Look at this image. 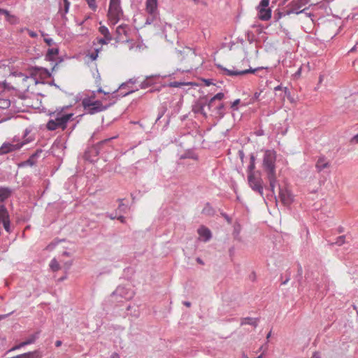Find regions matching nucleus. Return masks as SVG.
Wrapping results in <instances>:
<instances>
[{"mask_svg": "<svg viewBox=\"0 0 358 358\" xmlns=\"http://www.w3.org/2000/svg\"><path fill=\"white\" fill-rule=\"evenodd\" d=\"M44 41L49 46L52 45V44L54 43L53 40L52 38H44Z\"/></svg>", "mask_w": 358, "mask_h": 358, "instance_id": "nucleus-53", "label": "nucleus"}, {"mask_svg": "<svg viewBox=\"0 0 358 358\" xmlns=\"http://www.w3.org/2000/svg\"><path fill=\"white\" fill-rule=\"evenodd\" d=\"M59 53L58 48H49L48 50L47 54L45 55V58L47 60L53 61L55 60V57Z\"/></svg>", "mask_w": 358, "mask_h": 358, "instance_id": "nucleus-29", "label": "nucleus"}, {"mask_svg": "<svg viewBox=\"0 0 358 358\" xmlns=\"http://www.w3.org/2000/svg\"><path fill=\"white\" fill-rule=\"evenodd\" d=\"M351 143H358V134L351 138Z\"/></svg>", "mask_w": 358, "mask_h": 358, "instance_id": "nucleus-56", "label": "nucleus"}, {"mask_svg": "<svg viewBox=\"0 0 358 358\" xmlns=\"http://www.w3.org/2000/svg\"><path fill=\"white\" fill-rule=\"evenodd\" d=\"M311 358H320L317 352H314Z\"/></svg>", "mask_w": 358, "mask_h": 358, "instance_id": "nucleus-64", "label": "nucleus"}, {"mask_svg": "<svg viewBox=\"0 0 358 358\" xmlns=\"http://www.w3.org/2000/svg\"><path fill=\"white\" fill-rule=\"evenodd\" d=\"M205 106H206V103H203L201 101L197 102L193 106L192 110L194 113L201 114L203 117H206L207 114L204 110Z\"/></svg>", "mask_w": 358, "mask_h": 358, "instance_id": "nucleus-22", "label": "nucleus"}, {"mask_svg": "<svg viewBox=\"0 0 358 358\" xmlns=\"http://www.w3.org/2000/svg\"><path fill=\"white\" fill-rule=\"evenodd\" d=\"M26 345H27L25 341L23 342H21L20 343L15 345L14 347H13L12 348H10L8 351H6V352L5 353V356H9L13 351L20 349L21 348L26 346Z\"/></svg>", "mask_w": 358, "mask_h": 358, "instance_id": "nucleus-36", "label": "nucleus"}, {"mask_svg": "<svg viewBox=\"0 0 358 358\" xmlns=\"http://www.w3.org/2000/svg\"><path fill=\"white\" fill-rule=\"evenodd\" d=\"M302 273H303V270H302V267L301 266V265H298V274H297V278H299L298 280H299L300 278H301L302 277Z\"/></svg>", "mask_w": 358, "mask_h": 358, "instance_id": "nucleus-51", "label": "nucleus"}, {"mask_svg": "<svg viewBox=\"0 0 358 358\" xmlns=\"http://www.w3.org/2000/svg\"><path fill=\"white\" fill-rule=\"evenodd\" d=\"M116 138V136H114V137H111V138H106V139H105V140H103V141H101L99 143V144L102 145V144L107 143L110 142L112 139H114V138Z\"/></svg>", "mask_w": 358, "mask_h": 358, "instance_id": "nucleus-55", "label": "nucleus"}, {"mask_svg": "<svg viewBox=\"0 0 358 358\" xmlns=\"http://www.w3.org/2000/svg\"><path fill=\"white\" fill-rule=\"evenodd\" d=\"M145 11L148 14H159L158 0H146Z\"/></svg>", "mask_w": 358, "mask_h": 358, "instance_id": "nucleus-15", "label": "nucleus"}, {"mask_svg": "<svg viewBox=\"0 0 358 358\" xmlns=\"http://www.w3.org/2000/svg\"><path fill=\"white\" fill-rule=\"evenodd\" d=\"M70 7V2L69 0H64V8H60L59 13L61 14L62 18L66 21L67 17L66 15L68 13Z\"/></svg>", "mask_w": 358, "mask_h": 358, "instance_id": "nucleus-26", "label": "nucleus"}, {"mask_svg": "<svg viewBox=\"0 0 358 358\" xmlns=\"http://www.w3.org/2000/svg\"><path fill=\"white\" fill-rule=\"evenodd\" d=\"M250 324L256 327L258 325V319L252 317H244L241 319V325Z\"/></svg>", "mask_w": 358, "mask_h": 358, "instance_id": "nucleus-27", "label": "nucleus"}, {"mask_svg": "<svg viewBox=\"0 0 358 358\" xmlns=\"http://www.w3.org/2000/svg\"><path fill=\"white\" fill-rule=\"evenodd\" d=\"M119 201H120V202H122V199H119ZM118 208H119L120 210H124V209L127 208V206H125V205H124V204H123L122 203H120V205H119Z\"/></svg>", "mask_w": 358, "mask_h": 358, "instance_id": "nucleus-58", "label": "nucleus"}, {"mask_svg": "<svg viewBox=\"0 0 358 358\" xmlns=\"http://www.w3.org/2000/svg\"><path fill=\"white\" fill-rule=\"evenodd\" d=\"M213 113L215 117L218 119H222L225 114V106L222 103H220L217 106H214L210 110Z\"/></svg>", "mask_w": 358, "mask_h": 358, "instance_id": "nucleus-16", "label": "nucleus"}, {"mask_svg": "<svg viewBox=\"0 0 358 358\" xmlns=\"http://www.w3.org/2000/svg\"><path fill=\"white\" fill-rule=\"evenodd\" d=\"M309 2V0H294L292 1L287 7L285 10L284 15H289L290 14H300L305 13L308 10V8L301 9L302 7L306 6Z\"/></svg>", "mask_w": 358, "mask_h": 358, "instance_id": "nucleus-7", "label": "nucleus"}, {"mask_svg": "<svg viewBox=\"0 0 358 358\" xmlns=\"http://www.w3.org/2000/svg\"><path fill=\"white\" fill-rule=\"evenodd\" d=\"M204 83H205V85L206 86H210L211 85H214V83H213V80H210V79H206L204 80Z\"/></svg>", "mask_w": 358, "mask_h": 358, "instance_id": "nucleus-57", "label": "nucleus"}, {"mask_svg": "<svg viewBox=\"0 0 358 358\" xmlns=\"http://www.w3.org/2000/svg\"><path fill=\"white\" fill-rule=\"evenodd\" d=\"M224 96V93L219 92L216 94L214 96H213L208 102L207 106L209 110H211V108L213 107V103L215 101L219 100L221 101Z\"/></svg>", "mask_w": 358, "mask_h": 358, "instance_id": "nucleus-28", "label": "nucleus"}, {"mask_svg": "<svg viewBox=\"0 0 358 358\" xmlns=\"http://www.w3.org/2000/svg\"><path fill=\"white\" fill-rule=\"evenodd\" d=\"M99 155L98 148L92 146L88 148L84 152L83 158L85 160L90 162H94L97 160V156Z\"/></svg>", "mask_w": 358, "mask_h": 358, "instance_id": "nucleus-12", "label": "nucleus"}, {"mask_svg": "<svg viewBox=\"0 0 358 358\" xmlns=\"http://www.w3.org/2000/svg\"><path fill=\"white\" fill-rule=\"evenodd\" d=\"M198 234L204 242H208L212 237L211 231L205 227H201L198 229Z\"/></svg>", "mask_w": 358, "mask_h": 358, "instance_id": "nucleus-19", "label": "nucleus"}, {"mask_svg": "<svg viewBox=\"0 0 358 358\" xmlns=\"http://www.w3.org/2000/svg\"><path fill=\"white\" fill-rule=\"evenodd\" d=\"M3 15H5V20L12 25H15L20 23V18L13 15L6 9H4Z\"/></svg>", "mask_w": 358, "mask_h": 358, "instance_id": "nucleus-17", "label": "nucleus"}, {"mask_svg": "<svg viewBox=\"0 0 358 358\" xmlns=\"http://www.w3.org/2000/svg\"><path fill=\"white\" fill-rule=\"evenodd\" d=\"M202 213L206 215H213L215 213V210L209 203H206L202 210Z\"/></svg>", "mask_w": 358, "mask_h": 358, "instance_id": "nucleus-32", "label": "nucleus"}, {"mask_svg": "<svg viewBox=\"0 0 358 358\" xmlns=\"http://www.w3.org/2000/svg\"><path fill=\"white\" fill-rule=\"evenodd\" d=\"M255 160H256V157L255 156V155L253 153H251L250 155V164L248 165V169H247L248 176H250V174L252 175V174L256 173L255 171Z\"/></svg>", "mask_w": 358, "mask_h": 358, "instance_id": "nucleus-24", "label": "nucleus"}, {"mask_svg": "<svg viewBox=\"0 0 358 358\" xmlns=\"http://www.w3.org/2000/svg\"><path fill=\"white\" fill-rule=\"evenodd\" d=\"M276 157L277 153L274 150H266L262 160V167L269 182L267 189L271 192L272 196H275V187L278 182L275 171Z\"/></svg>", "mask_w": 358, "mask_h": 358, "instance_id": "nucleus-1", "label": "nucleus"}, {"mask_svg": "<svg viewBox=\"0 0 358 358\" xmlns=\"http://www.w3.org/2000/svg\"><path fill=\"white\" fill-rule=\"evenodd\" d=\"M7 208L3 203H0V221L9 218Z\"/></svg>", "mask_w": 358, "mask_h": 358, "instance_id": "nucleus-30", "label": "nucleus"}, {"mask_svg": "<svg viewBox=\"0 0 358 358\" xmlns=\"http://www.w3.org/2000/svg\"><path fill=\"white\" fill-rule=\"evenodd\" d=\"M28 34L31 38H35L38 36V34L36 32L32 31V30H28Z\"/></svg>", "mask_w": 358, "mask_h": 358, "instance_id": "nucleus-52", "label": "nucleus"}, {"mask_svg": "<svg viewBox=\"0 0 358 358\" xmlns=\"http://www.w3.org/2000/svg\"><path fill=\"white\" fill-rule=\"evenodd\" d=\"M115 101L103 106L101 101H92L90 98L85 97L82 100V106L86 113L94 115L107 110Z\"/></svg>", "mask_w": 358, "mask_h": 358, "instance_id": "nucleus-3", "label": "nucleus"}, {"mask_svg": "<svg viewBox=\"0 0 358 358\" xmlns=\"http://www.w3.org/2000/svg\"><path fill=\"white\" fill-rule=\"evenodd\" d=\"M136 79H134V78H131V79H129L128 81H127L126 83H122V84L120 86L119 89H120L121 91H122V90H124V89L126 88V87H128V86H129V85L134 84V83H136Z\"/></svg>", "mask_w": 358, "mask_h": 358, "instance_id": "nucleus-41", "label": "nucleus"}, {"mask_svg": "<svg viewBox=\"0 0 358 358\" xmlns=\"http://www.w3.org/2000/svg\"><path fill=\"white\" fill-rule=\"evenodd\" d=\"M112 39H113V38L103 37L99 40V43L101 44H104V45L108 44L109 42H110L112 41Z\"/></svg>", "mask_w": 358, "mask_h": 358, "instance_id": "nucleus-47", "label": "nucleus"}, {"mask_svg": "<svg viewBox=\"0 0 358 358\" xmlns=\"http://www.w3.org/2000/svg\"><path fill=\"white\" fill-rule=\"evenodd\" d=\"M241 100L239 99H237L234 100L231 105V108L233 110H238V105L240 103Z\"/></svg>", "mask_w": 358, "mask_h": 358, "instance_id": "nucleus-46", "label": "nucleus"}, {"mask_svg": "<svg viewBox=\"0 0 358 358\" xmlns=\"http://www.w3.org/2000/svg\"><path fill=\"white\" fill-rule=\"evenodd\" d=\"M134 296V292L124 286H118L110 295L111 300L114 302L121 303L124 300L129 301Z\"/></svg>", "mask_w": 358, "mask_h": 358, "instance_id": "nucleus-4", "label": "nucleus"}, {"mask_svg": "<svg viewBox=\"0 0 358 358\" xmlns=\"http://www.w3.org/2000/svg\"><path fill=\"white\" fill-rule=\"evenodd\" d=\"M122 14L123 12L120 6V0H110L108 12V17L110 22L113 25L116 24Z\"/></svg>", "mask_w": 358, "mask_h": 358, "instance_id": "nucleus-5", "label": "nucleus"}, {"mask_svg": "<svg viewBox=\"0 0 358 358\" xmlns=\"http://www.w3.org/2000/svg\"><path fill=\"white\" fill-rule=\"evenodd\" d=\"M50 268L54 272L57 271L60 269V266L55 258L52 259L50 262Z\"/></svg>", "mask_w": 358, "mask_h": 358, "instance_id": "nucleus-37", "label": "nucleus"}, {"mask_svg": "<svg viewBox=\"0 0 358 358\" xmlns=\"http://www.w3.org/2000/svg\"><path fill=\"white\" fill-rule=\"evenodd\" d=\"M269 0H261L257 7L258 17L262 21H268L271 17V9L268 8Z\"/></svg>", "mask_w": 358, "mask_h": 358, "instance_id": "nucleus-9", "label": "nucleus"}, {"mask_svg": "<svg viewBox=\"0 0 358 358\" xmlns=\"http://www.w3.org/2000/svg\"><path fill=\"white\" fill-rule=\"evenodd\" d=\"M159 77L160 76L159 75L150 76L147 77L146 79L141 83L140 87L141 89H146L150 87L157 82V80H158Z\"/></svg>", "mask_w": 358, "mask_h": 358, "instance_id": "nucleus-18", "label": "nucleus"}, {"mask_svg": "<svg viewBox=\"0 0 358 358\" xmlns=\"http://www.w3.org/2000/svg\"><path fill=\"white\" fill-rule=\"evenodd\" d=\"M262 92V90H261L259 92H255L252 97L251 98V101L253 103L255 101H259V96H260Z\"/></svg>", "mask_w": 358, "mask_h": 358, "instance_id": "nucleus-45", "label": "nucleus"}, {"mask_svg": "<svg viewBox=\"0 0 358 358\" xmlns=\"http://www.w3.org/2000/svg\"><path fill=\"white\" fill-rule=\"evenodd\" d=\"M117 220H120L122 223H124L125 221V217L122 215H120L117 217Z\"/></svg>", "mask_w": 358, "mask_h": 358, "instance_id": "nucleus-61", "label": "nucleus"}, {"mask_svg": "<svg viewBox=\"0 0 358 358\" xmlns=\"http://www.w3.org/2000/svg\"><path fill=\"white\" fill-rule=\"evenodd\" d=\"M283 91L285 92V95L292 101V99L291 98V93H290V91L289 90V89L285 87L283 88Z\"/></svg>", "mask_w": 358, "mask_h": 358, "instance_id": "nucleus-49", "label": "nucleus"}, {"mask_svg": "<svg viewBox=\"0 0 358 358\" xmlns=\"http://www.w3.org/2000/svg\"><path fill=\"white\" fill-rule=\"evenodd\" d=\"M301 68H299L296 71V73H294V77L297 78V77H299L301 76Z\"/></svg>", "mask_w": 358, "mask_h": 358, "instance_id": "nucleus-59", "label": "nucleus"}, {"mask_svg": "<svg viewBox=\"0 0 358 358\" xmlns=\"http://www.w3.org/2000/svg\"><path fill=\"white\" fill-rule=\"evenodd\" d=\"M180 159H192L196 160L198 156L192 151H188L181 155Z\"/></svg>", "mask_w": 358, "mask_h": 358, "instance_id": "nucleus-35", "label": "nucleus"}, {"mask_svg": "<svg viewBox=\"0 0 358 358\" xmlns=\"http://www.w3.org/2000/svg\"><path fill=\"white\" fill-rule=\"evenodd\" d=\"M8 358H38L37 351L28 352L16 356H7Z\"/></svg>", "mask_w": 358, "mask_h": 358, "instance_id": "nucleus-25", "label": "nucleus"}, {"mask_svg": "<svg viewBox=\"0 0 358 358\" xmlns=\"http://www.w3.org/2000/svg\"><path fill=\"white\" fill-rule=\"evenodd\" d=\"M70 107L71 106L58 107L50 114L53 118L47 123L46 127L49 131H55L57 129H62V131L66 129L68 122L72 120L74 115L73 113H66V110Z\"/></svg>", "mask_w": 358, "mask_h": 358, "instance_id": "nucleus-2", "label": "nucleus"}, {"mask_svg": "<svg viewBox=\"0 0 358 358\" xmlns=\"http://www.w3.org/2000/svg\"><path fill=\"white\" fill-rule=\"evenodd\" d=\"M159 14H148V16L146 19L145 24H151L153 23L157 18H158Z\"/></svg>", "mask_w": 358, "mask_h": 358, "instance_id": "nucleus-40", "label": "nucleus"}, {"mask_svg": "<svg viewBox=\"0 0 358 358\" xmlns=\"http://www.w3.org/2000/svg\"><path fill=\"white\" fill-rule=\"evenodd\" d=\"M39 73L41 75L45 76L48 78H50L51 76V73L49 71L48 69L43 68V67H39V66H34L31 68V75L33 74H37Z\"/></svg>", "mask_w": 358, "mask_h": 358, "instance_id": "nucleus-23", "label": "nucleus"}, {"mask_svg": "<svg viewBox=\"0 0 358 358\" xmlns=\"http://www.w3.org/2000/svg\"><path fill=\"white\" fill-rule=\"evenodd\" d=\"M345 235L340 236L336 238L335 244H336L338 245H342L345 243Z\"/></svg>", "mask_w": 358, "mask_h": 358, "instance_id": "nucleus-44", "label": "nucleus"}, {"mask_svg": "<svg viewBox=\"0 0 358 358\" xmlns=\"http://www.w3.org/2000/svg\"><path fill=\"white\" fill-rule=\"evenodd\" d=\"M291 273H292L289 269L286 271L285 278L282 280L281 285H285L289 281L290 277H291Z\"/></svg>", "mask_w": 358, "mask_h": 358, "instance_id": "nucleus-43", "label": "nucleus"}, {"mask_svg": "<svg viewBox=\"0 0 358 358\" xmlns=\"http://www.w3.org/2000/svg\"><path fill=\"white\" fill-rule=\"evenodd\" d=\"M195 4L201 3L206 5V2L203 0H192Z\"/></svg>", "mask_w": 358, "mask_h": 358, "instance_id": "nucleus-60", "label": "nucleus"}, {"mask_svg": "<svg viewBox=\"0 0 358 358\" xmlns=\"http://www.w3.org/2000/svg\"><path fill=\"white\" fill-rule=\"evenodd\" d=\"M196 261L198 264H201V265H203L204 264V262L200 258V257H197L196 259Z\"/></svg>", "mask_w": 358, "mask_h": 358, "instance_id": "nucleus-63", "label": "nucleus"}, {"mask_svg": "<svg viewBox=\"0 0 358 358\" xmlns=\"http://www.w3.org/2000/svg\"><path fill=\"white\" fill-rule=\"evenodd\" d=\"M166 111V108L164 107V106H162V108H160L159 109V112H158V115H157V117L155 120V124H159V121H160V119L164 116V115L165 114Z\"/></svg>", "mask_w": 358, "mask_h": 358, "instance_id": "nucleus-39", "label": "nucleus"}, {"mask_svg": "<svg viewBox=\"0 0 358 358\" xmlns=\"http://www.w3.org/2000/svg\"><path fill=\"white\" fill-rule=\"evenodd\" d=\"M279 197L285 205H289L293 201L292 193L286 188L279 187Z\"/></svg>", "mask_w": 358, "mask_h": 358, "instance_id": "nucleus-13", "label": "nucleus"}, {"mask_svg": "<svg viewBox=\"0 0 358 358\" xmlns=\"http://www.w3.org/2000/svg\"><path fill=\"white\" fill-rule=\"evenodd\" d=\"M329 162L327 161L324 156L320 157L315 164L316 169L318 172H320L324 169L329 168Z\"/></svg>", "mask_w": 358, "mask_h": 358, "instance_id": "nucleus-20", "label": "nucleus"}, {"mask_svg": "<svg viewBox=\"0 0 358 358\" xmlns=\"http://www.w3.org/2000/svg\"><path fill=\"white\" fill-rule=\"evenodd\" d=\"M124 90H127L126 91H124V90H120L119 89V92H115L114 93H118L116 96H122V97H124V96H126L133 92H134L135 91L137 90H133V89H131L130 88V86L129 85L128 87H126V88Z\"/></svg>", "mask_w": 358, "mask_h": 358, "instance_id": "nucleus-31", "label": "nucleus"}, {"mask_svg": "<svg viewBox=\"0 0 358 358\" xmlns=\"http://www.w3.org/2000/svg\"><path fill=\"white\" fill-rule=\"evenodd\" d=\"M0 223H2L3 227L4 229L6 231V232L9 234L11 232L10 217L6 220H1Z\"/></svg>", "mask_w": 358, "mask_h": 358, "instance_id": "nucleus-38", "label": "nucleus"}, {"mask_svg": "<svg viewBox=\"0 0 358 358\" xmlns=\"http://www.w3.org/2000/svg\"><path fill=\"white\" fill-rule=\"evenodd\" d=\"M129 27L127 24H120L116 28L117 39L118 41H127Z\"/></svg>", "mask_w": 358, "mask_h": 358, "instance_id": "nucleus-14", "label": "nucleus"}, {"mask_svg": "<svg viewBox=\"0 0 358 358\" xmlns=\"http://www.w3.org/2000/svg\"><path fill=\"white\" fill-rule=\"evenodd\" d=\"M110 358H120V355L117 352H113L111 355H110Z\"/></svg>", "mask_w": 358, "mask_h": 358, "instance_id": "nucleus-62", "label": "nucleus"}, {"mask_svg": "<svg viewBox=\"0 0 358 358\" xmlns=\"http://www.w3.org/2000/svg\"><path fill=\"white\" fill-rule=\"evenodd\" d=\"M99 31L101 35L103 36V37L113 38L109 31V29L104 25H101L99 27Z\"/></svg>", "mask_w": 358, "mask_h": 358, "instance_id": "nucleus-33", "label": "nucleus"}, {"mask_svg": "<svg viewBox=\"0 0 358 358\" xmlns=\"http://www.w3.org/2000/svg\"><path fill=\"white\" fill-rule=\"evenodd\" d=\"M39 334H40V332L39 331H37L33 334H31L26 341V343L27 345H30V344H32L34 343H35V341L39 337Z\"/></svg>", "mask_w": 358, "mask_h": 358, "instance_id": "nucleus-34", "label": "nucleus"}, {"mask_svg": "<svg viewBox=\"0 0 358 358\" xmlns=\"http://www.w3.org/2000/svg\"><path fill=\"white\" fill-rule=\"evenodd\" d=\"M85 1L87 2L89 8L92 10L96 11V10L97 8V5H96V0H85Z\"/></svg>", "mask_w": 358, "mask_h": 358, "instance_id": "nucleus-42", "label": "nucleus"}, {"mask_svg": "<svg viewBox=\"0 0 358 358\" xmlns=\"http://www.w3.org/2000/svg\"><path fill=\"white\" fill-rule=\"evenodd\" d=\"M248 182L250 187L264 198V185L260 176L256 175V173L250 174V176H248Z\"/></svg>", "mask_w": 358, "mask_h": 358, "instance_id": "nucleus-8", "label": "nucleus"}, {"mask_svg": "<svg viewBox=\"0 0 358 358\" xmlns=\"http://www.w3.org/2000/svg\"><path fill=\"white\" fill-rule=\"evenodd\" d=\"M43 150L41 149L36 150L27 160L20 164V167L33 166L36 164L38 159L41 157Z\"/></svg>", "mask_w": 358, "mask_h": 358, "instance_id": "nucleus-11", "label": "nucleus"}, {"mask_svg": "<svg viewBox=\"0 0 358 358\" xmlns=\"http://www.w3.org/2000/svg\"><path fill=\"white\" fill-rule=\"evenodd\" d=\"M264 69V67H257L256 69L250 68L248 69L243 70V71H238V70H231L227 69L226 68H222V71L224 75L229 76H243L248 73H255L259 70Z\"/></svg>", "mask_w": 358, "mask_h": 358, "instance_id": "nucleus-10", "label": "nucleus"}, {"mask_svg": "<svg viewBox=\"0 0 358 358\" xmlns=\"http://www.w3.org/2000/svg\"><path fill=\"white\" fill-rule=\"evenodd\" d=\"M12 189L7 187H0V203L3 202L10 196Z\"/></svg>", "mask_w": 358, "mask_h": 358, "instance_id": "nucleus-21", "label": "nucleus"}, {"mask_svg": "<svg viewBox=\"0 0 358 358\" xmlns=\"http://www.w3.org/2000/svg\"><path fill=\"white\" fill-rule=\"evenodd\" d=\"M285 14V11L283 13H281V12H278L277 14H275L274 15V17L276 20H278L279 19H280L282 16H285L284 15Z\"/></svg>", "mask_w": 358, "mask_h": 358, "instance_id": "nucleus-54", "label": "nucleus"}, {"mask_svg": "<svg viewBox=\"0 0 358 358\" xmlns=\"http://www.w3.org/2000/svg\"><path fill=\"white\" fill-rule=\"evenodd\" d=\"M27 142V141L20 142V138L14 137L12 142H5L2 144V145L0 147V155L18 150Z\"/></svg>", "mask_w": 358, "mask_h": 358, "instance_id": "nucleus-6", "label": "nucleus"}, {"mask_svg": "<svg viewBox=\"0 0 358 358\" xmlns=\"http://www.w3.org/2000/svg\"><path fill=\"white\" fill-rule=\"evenodd\" d=\"M99 49H96L94 52L90 54V57L92 61H94L98 57Z\"/></svg>", "mask_w": 358, "mask_h": 358, "instance_id": "nucleus-48", "label": "nucleus"}, {"mask_svg": "<svg viewBox=\"0 0 358 358\" xmlns=\"http://www.w3.org/2000/svg\"><path fill=\"white\" fill-rule=\"evenodd\" d=\"M181 85H182V83H180V82H177V81L171 82L169 85V86L172 87H179Z\"/></svg>", "mask_w": 358, "mask_h": 358, "instance_id": "nucleus-50", "label": "nucleus"}]
</instances>
